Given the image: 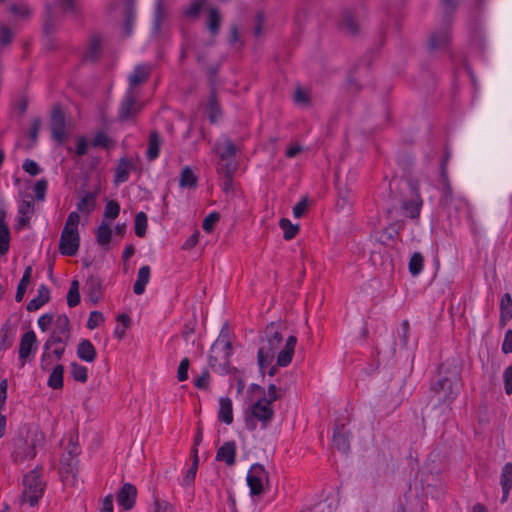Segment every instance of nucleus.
Here are the masks:
<instances>
[{"label":"nucleus","mask_w":512,"mask_h":512,"mask_svg":"<svg viewBox=\"0 0 512 512\" xmlns=\"http://www.w3.org/2000/svg\"><path fill=\"white\" fill-rule=\"evenodd\" d=\"M80 245L79 233L62 234L59 241V251L66 256H74Z\"/></svg>","instance_id":"14"},{"label":"nucleus","mask_w":512,"mask_h":512,"mask_svg":"<svg viewBox=\"0 0 512 512\" xmlns=\"http://www.w3.org/2000/svg\"><path fill=\"white\" fill-rule=\"evenodd\" d=\"M190 366V361L188 358H183L179 364L177 370V379L182 382L188 379V369Z\"/></svg>","instance_id":"60"},{"label":"nucleus","mask_w":512,"mask_h":512,"mask_svg":"<svg viewBox=\"0 0 512 512\" xmlns=\"http://www.w3.org/2000/svg\"><path fill=\"white\" fill-rule=\"evenodd\" d=\"M45 483L42 480V468L36 467L23 477L22 503L35 506L42 497Z\"/></svg>","instance_id":"3"},{"label":"nucleus","mask_w":512,"mask_h":512,"mask_svg":"<svg viewBox=\"0 0 512 512\" xmlns=\"http://www.w3.org/2000/svg\"><path fill=\"white\" fill-rule=\"evenodd\" d=\"M268 481V473L261 464H253L247 474V484L252 496L259 495L263 491L264 482Z\"/></svg>","instance_id":"8"},{"label":"nucleus","mask_w":512,"mask_h":512,"mask_svg":"<svg viewBox=\"0 0 512 512\" xmlns=\"http://www.w3.org/2000/svg\"><path fill=\"white\" fill-rule=\"evenodd\" d=\"M54 322V315L51 313L43 314L38 319V326L39 328L45 332L48 330L49 326Z\"/></svg>","instance_id":"64"},{"label":"nucleus","mask_w":512,"mask_h":512,"mask_svg":"<svg viewBox=\"0 0 512 512\" xmlns=\"http://www.w3.org/2000/svg\"><path fill=\"white\" fill-rule=\"evenodd\" d=\"M204 3H205V0H197L193 3H191L190 6L186 7L183 10L184 15L188 18H193V19L197 18L204 6Z\"/></svg>","instance_id":"50"},{"label":"nucleus","mask_w":512,"mask_h":512,"mask_svg":"<svg viewBox=\"0 0 512 512\" xmlns=\"http://www.w3.org/2000/svg\"><path fill=\"white\" fill-rule=\"evenodd\" d=\"M6 212L0 210V254H6L9 249L10 230L5 221Z\"/></svg>","instance_id":"26"},{"label":"nucleus","mask_w":512,"mask_h":512,"mask_svg":"<svg viewBox=\"0 0 512 512\" xmlns=\"http://www.w3.org/2000/svg\"><path fill=\"white\" fill-rule=\"evenodd\" d=\"M69 455L68 457L63 455L62 459H61V462L63 464H67L70 468L68 469V472H72L73 471V466L76 464V456L78 454V451H77V446L73 443H70V448H69Z\"/></svg>","instance_id":"55"},{"label":"nucleus","mask_w":512,"mask_h":512,"mask_svg":"<svg viewBox=\"0 0 512 512\" xmlns=\"http://www.w3.org/2000/svg\"><path fill=\"white\" fill-rule=\"evenodd\" d=\"M339 25L344 32L350 35H356L359 32V22L351 10L343 11Z\"/></svg>","instance_id":"23"},{"label":"nucleus","mask_w":512,"mask_h":512,"mask_svg":"<svg viewBox=\"0 0 512 512\" xmlns=\"http://www.w3.org/2000/svg\"><path fill=\"white\" fill-rule=\"evenodd\" d=\"M333 444L340 452L347 453L349 451L350 435L344 425L334 428Z\"/></svg>","instance_id":"21"},{"label":"nucleus","mask_w":512,"mask_h":512,"mask_svg":"<svg viewBox=\"0 0 512 512\" xmlns=\"http://www.w3.org/2000/svg\"><path fill=\"white\" fill-rule=\"evenodd\" d=\"M136 496V487L130 483H126L118 492L117 501L125 510H130L135 504Z\"/></svg>","instance_id":"17"},{"label":"nucleus","mask_w":512,"mask_h":512,"mask_svg":"<svg viewBox=\"0 0 512 512\" xmlns=\"http://www.w3.org/2000/svg\"><path fill=\"white\" fill-rule=\"evenodd\" d=\"M194 459L191 467L187 470V473L183 479V485L190 486L196 477L197 469H198V455L197 449H193Z\"/></svg>","instance_id":"46"},{"label":"nucleus","mask_w":512,"mask_h":512,"mask_svg":"<svg viewBox=\"0 0 512 512\" xmlns=\"http://www.w3.org/2000/svg\"><path fill=\"white\" fill-rule=\"evenodd\" d=\"M219 412L218 418L226 424H231L233 422V409H232V401L230 398L221 397L219 399Z\"/></svg>","instance_id":"30"},{"label":"nucleus","mask_w":512,"mask_h":512,"mask_svg":"<svg viewBox=\"0 0 512 512\" xmlns=\"http://www.w3.org/2000/svg\"><path fill=\"white\" fill-rule=\"evenodd\" d=\"M282 340L281 324L272 322L266 326L261 336L260 347L257 355L258 365L261 371L272 363Z\"/></svg>","instance_id":"1"},{"label":"nucleus","mask_w":512,"mask_h":512,"mask_svg":"<svg viewBox=\"0 0 512 512\" xmlns=\"http://www.w3.org/2000/svg\"><path fill=\"white\" fill-rule=\"evenodd\" d=\"M104 315L99 311H92L87 321V327L89 329H95L104 322Z\"/></svg>","instance_id":"58"},{"label":"nucleus","mask_w":512,"mask_h":512,"mask_svg":"<svg viewBox=\"0 0 512 512\" xmlns=\"http://www.w3.org/2000/svg\"><path fill=\"white\" fill-rule=\"evenodd\" d=\"M69 338L70 336L57 334V332L54 331L52 332L43 346L44 352L41 357V368L43 370H48L52 362L51 354L48 353V351L51 350L53 346L67 345Z\"/></svg>","instance_id":"12"},{"label":"nucleus","mask_w":512,"mask_h":512,"mask_svg":"<svg viewBox=\"0 0 512 512\" xmlns=\"http://www.w3.org/2000/svg\"><path fill=\"white\" fill-rule=\"evenodd\" d=\"M34 214V203L32 200H23L18 205V217L16 229L21 230L30 225V220Z\"/></svg>","instance_id":"16"},{"label":"nucleus","mask_w":512,"mask_h":512,"mask_svg":"<svg viewBox=\"0 0 512 512\" xmlns=\"http://www.w3.org/2000/svg\"><path fill=\"white\" fill-rule=\"evenodd\" d=\"M79 302V282L77 280H73L67 294V304L69 307H75L79 304Z\"/></svg>","instance_id":"45"},{"label":"nucleus","mask_w":512,"mask_h":512,"mask_svg":"<svg viewBox=\"0 0 512 512\" xmlns=\"http://www.w3.org/2000/svg\"><path fill=\"white\" fill-rule=\"evenodd\" d=\"M102 53V38L100 35L94 34L90 37L86 51L83 54V60L87 62L97 61Z\"/></svg>","instance_id":"18"},{"label":"nucleus","mask_w":512,"mask_h":512,"mask_svg":"<svg viewBox=\"0 0 512 512\" xmlns=\"http://www.w3.org/2000/svg\"><path fill=\"white\" fill-rule=\"evenodd\" d=\"M151 75V66L149 64H139L128 77L129 87L127 90H137L136 87L145 83Z\"/></svg>","instance_id":"15"},{"label":"nucleus","mask_w":512,"mask_h":512,"mask_svg":"<svg viewBox=\"0 0 512 512\" xmlns=\"http://www.w3.org/2000/svg\"><path fill=\"white\" fill-rule=\"evenodd\" d=\"M297 343V338L295 336H289L286 339L285 346L281 351H279L277 355V365L280 367H286L288 366L291 361L294 354V349Z\"/></svg>","instance_id":"20"},{"label":"nucleus","mask_w":512,"mask_h":512,"mask_svg":"<svg viewBox=\"0 0 512 512\" xmlns=\"http://www.w3.org/2000/svg\"><path fill=\"white\" fill-rule=\"evenodd\" d=\"M80 222V216L78 212L72 211L69 213L64 228L62 230V234H72L78 233V225Z\"/></svg>","instance_id":"40"},{"label":"nucleus","mask_w":512,"mask_h":512,"mask_svg":"<svg viewBox=\"0 0 512 512\" xmlns=\"http://www.w3.org/2000/svg\"><path fill=\"white\" fill-rule=\"evenodd\" d=\"M23 170L31 176H36L40 173L39 165L31 159H26L22 165Z\"/></svg>","instance_id":"61"},{"label":"nucleus","mask_w":512,"mask_h":512,"mask_svg":"<svg viewBox=\"0 0 512 512\" xmlns=\"http://www.w3.org/2000/svg\"><path fill=\"white\" fill-rule=\"evenodd\" d=\"M407 184L411 192V199L402 202V209L406 212L408 217L411 219H417L423 205V200L419 192V182L417 180L410 179Z\"/></svg>","instance_id":"7"},{"label":"nucleus","mask_w":512,"mask_h":512,"mask_svg":"<svg viewBox=\"0 0 512 512\" xmlns=\"http://www.w3.org/2000/svg\"><path fill=\"white\" fill-rule=\"evenodd\" d=\"M252 418L246 419V426L250 430L256 429L255 420L261 423L262 428H267L274 417L272 402L266 398H260L251 406Z\"/></svg>","instance_id":"5"},{"label":"nucleus","mask_w":512,"mask_h":512,"mask_svg":"<svg viewBox=\"0 0 512 512\" xmlns=\"http://www.w3.org/2000/svg\"><path fill=\"white\" fill-rule=\"evenodd\" d=\"M424 265V257L420 252H414L410 257L408 269L412 276H418Z\"/></svg>","instance_id":"38"},{"label":"nucleus","mask_w":512,"mask_h":512,"mask_svg":"<svg viewBox=\"0 0 512 512\" xmlns=\"http://www.w3.org/2000/svg\"><path fill=\"white\" fill-rule=\"evenodd\" d=\"M279 225L284 232V238L286 240L293 239L299 231V226L292 224L291 221L286 218H282Z\"/></svg>","instance_id":"43"},{"label":"nucleus","mask_w":512,"mask_h":512,"mask_svg":"<svg viewBox=\"0 0 512 512\" xmlns=\"http://www.w3.org/2000/svg\"><path fill=\"white\" fill-rule=\"evenodd\" d=\"M208 110H209V119L212 123H215L219 116H220V108L216 100V96L214 92L211 93L209 103H208Z\"/></svg>","instance_id":"51"},{"label":"nucleus","mask_w":512,"mask_h":512,"mask_svg":"<svg viewBox=\"0 0 512 512\" xmlns=\"http://www.w3.org/2000/svg\"><path fill=\"white\" fill-rule=\"evenodd\" d=\"M512 318V299L509 293H505L501 299V322Z\"/></svg>","instance_id":"44"},{"label":"nucleus","mask_w":512,"mask_h":512,"mask_svg":"<svg viewBox=\"0 0 512 512\" xmlns=\"http://www.w3.org/2000/svg\"><path fill=\"white\" fill-rule=\"evenodd\" d=\"M110 143V138L104 133L99 132L95 135L92 141V145L94 147H108Z\"/></svg>","instance_id":"63"},{"label":"nucleus","mask_w":512,"mask_h":512,"mask_svg":"<svg viewBox=\"0 0 512 512\" xmlns=\"http://www.w3.org/2000/svg\"><path fill=\"white\" fill-rule=\"evenodd\" d=\"M168 12L165 7V0L155 1V12L153 19V33L160 34L163 22L167 19Z\"/></svg>","instance_id":"25"},{"label":"nucleus","mask_w":512,"mask_h":512,"mask_svg":"<svg viewBox=\"0 0 512 512\" xmlns=\"http://www.w3.org/2000/svg\"><path fill=\"white\" fill-rule=\"evenodd\" d=\"M120 213V205L114 200H110L106 206L103 214V220L115 219Z\"/></svg>","instance_id":"52"},{"label":"nucleus","mask_w":512,"mask_h":512,"mask_svg":"<svg viewBox=\"0 0 512 512\" xmlns=\"http://www.w3.org/2000/svg\"><path fill=\"white\" fill-rule=\"evenodd\" d=\"M219 352L222 353L220 357L222 358L224 363L227 364L232 354V343L229 340L228 333L225 332L224 329H222L219 337L211 347V353L217 354L216 356L210 355L209 362L211 365H213V361H217Z\"/></svg>","instance_id":"9"},{"label":"nucleus","mask_w":512,"mask_h":512,"mask_svg":"<svg viewBox=\"0 0 512 512\" xmlns=\"http://www.w3.org/2000/svg\"><path fill=\"white\" fill-rule=\"evenodd\" d=\"M31 275H32V267L28 266V267H26V269L23 273V276L17 286V291H16V295H15L16 302H21L23 300L27 286L31 280Z\"/></svg>","instance_id":"37"},{"label":"nucleus","mask_w":512,"mask_h":512,"mask_svg":"<svg viewBox=\"0 0 512 512\" xmlns=\"http://www.w3.org/2000/svg\"><path fill=\"white\" fill-rule=\"evenodd\" d=\"M59 9L63 16L77 18L81 8L76 0H56L45 5L44 32L51 35L56 31V12Z\"/></svg>","instance_id":"2"},{"label":"nucleus","mask_w":512,"mask_h":512,"mask_svg":"<svg viewBox=\"0 0 512 512\" xmlns=\"http://www.w3.org/2000/svg\"><path fill=\"white\" fill-rule=\"evenodd\" d=\"M221 22L222 17L219 10L217 8H210L207 28L212 36H216L219 33Z\"/></svg>","instance_id":"35"},{"label":"nucleus","mask_w":512,"mask_h":512,"mask_svg":"<svg viewBox=\"0 0 512 512\" xmlns=\"http://www.w3.org/2000/svg\"><path fill=\"white\" fill-rule=\"evenodd\" d=\"M236 451L237 447L234 441L224 442L217 450L216 460L225 462L228 466H233L235 464Z\"/></svg>","instance_id":"19"},{"label":"nucleus","mask_w":512,"mask_h":512,"mask_svg":"<svg viewBox=\"0 0 512 512\" xmlns=\"http://www.w3.org/2000/svg\"><path fill=\"white\" fill-rule=\"evenodd\" d=\"M500 485L502 488V498L501 502L504 503L507 501L509 492L512 488V463L507 462L504 464L501 476H500Z\"/></svg>","instance_id":"24"},{"label":"nucleus","mask_w":512,"mask_h":512,"mask_svg":"<svg viewBox=\"0 0 512 512\" xmlns=\"http://www.w3.org/2000/svg\"><path fill=\"white\" fill-rule=\"evenodd\" d=\"M10 11L18 17L28 18L32 14V10L26 3H15L10 7Z\"/></svg>","instance_id":"53"},{"label":"nucleus","mask_w":512,"mask_h":512,"mask_svg":"<svg viewBox=\"0 0 512 512\" xmlns=\"http://www.w3.org/2000/svg\"><path fill=\"white\" fill-rule=\"evenodd\" d=\"M71 375L74 378V380L79 381L81 383H84L87 381L88 378V372L87 368L83 365H80L76 362H72L71 365Z\"/></svg>","instance_id":"47"},{"label":"nucleus","mask_w":512,"mask_h":512,"mask_svg":"<svg viewBox=\"0 0 512 512\" xmlns=\"http://www.w3.org/2000/svg\"><path fill=\"white\" fill-rule=\"evenodd\" d=\"M213 151L220 160L235 159L240 148L232 142V140L226 136H222L216 140Z\"/></svg>","instance_id":"11"},{"label":"nucleus","mask_w":512,"mask_h":512,"mask_svg":"<svg viewBox=\"0 0 512 512\" xmlns=\"http://www.w3.org/2000/svg\"><path fill=\"white\" fill-rule=\"evenodd\" d=\"M112 237V230L110 224L102 220L99 227L96 229V240L101 246H106L110 243Z\"/></svg>","instance_id":"33"},{"label":"nucleus","mask_w":512,"mask_h":512,"mask_svg":"<svg viewBox=\"0 0 512 512\" xmlns=\"http://www.w3.org/2000/svg\"><path fill=\"white\" fill-rule=\"evenodd\" d=\"M96 206V197L94 193H87L81 200L77 203L78 211L82 213L89 214L91 213Z\"/></svg>","instance_id":"39"},{"label":"nucleus","mask_w":512,"mask_h":512,"mask_svg":"<svg viewBox=\"0 0 512 512\" xmlns=\"http://www.w3.org/2000/svg\"><path fill=\"white\" fill-rule=\"evenodd\" d=\"M37 348V337L34 331L25 332L19 344V358L22 360V366L25 364V360L31 355Z\"/></svg>","instance_id":"13"},{"label":"nucleus","mask_w":512,"mask_h":512,"mask_svg":"<svg viewBox=\"0 0 512 512\" xmlns=\"http://www.w3.org/2000/svg\"><path fill=\"white\" fill-rule=\"evenodd\" d=\"M409 332H410L409 322L407 320H404L401 323L400 328L398 329V332H397L399 344L402 348H405L408 344Z\"/></svg>","instance_id":"54"},{"label":"nucleus","mask_w":512,"mask_h":512,"mask_svg":"<svg viewBox=\"0 0 512 512\" xmlns=\"http://www.w3.org/2000/svg\"><path fill=\"white\" fill-rule=\"evenodd\" d=\"M50 299V290L46 285H41L38 289L37 297L33 298L27 304V310L32 312L40 309Z\"/></svg>","instance_id":"27"},{"label":"nucleus","mask_w":512,"mask_h":512,"mask_svg":"<svg viewBox=\"0 0 512 512\" xmlns=\"http://www.w3.org/2000/svg\"><path fill=\"white\" fill-rule=\"evenodd\" d=\"M48 187V182L46 179H39L34 185L35 197L38 201H43L45 199L46 191Z\"/></svg>","instance_id":"56"},{"label":"nucleus","mask_w":512,"mask_h":512,"mask_svg":"<svg viewBox=\"0 0 512 512\" xmlns=\"http://www.w3.org/2000/svg\"><path fill=\"white\" fill-rule=\"evenodd\" d=\"M142 109L137 90H127L118 110V118L127 121L134 118Z\"/></svg>","instance_id":"6"},{"label":"nucleus","mask_w":512,"mask_h":512,"mask_svg":"<svg viewBox=\"0 0 512 512\" xmlns=\"http://www.w3.org/2000/svg\"><path fill=\"white\" fill-rule=\"evenodd\" d=\"M14 33L4 24H0V46L5 47L9 45L13 39Z\"/></svg>","instance_id":"57"},{"label":"nucleus","mask_w":512,"mask_h":512,"mask_svg":"<svg viewBox=\"0 0 512 512\" xmlns=\"http://www.w3.org/2000/svg\"><path fill=\"white\" fill-rule=\"evenodd\" d=\"M64 366L58 364L54 367L48 378V386L52 389H61L63 387Z\"/></svg>","instance_id":"34"},{"label":"nucleus","mask_w":512,"mask_h":512,"mask_svg":"<svg viewBox=\"0 0 512 512\" xmlns=\"http://www.w3.org/2000/svg\"><path fill=\"white\" fill-rule=\"evenodd\" d=\"M223 163L220 164L218 171L223 176H233L238 168V164L235 159L221 160Z\"/></svg>","instance_id":"49"},{"label":"nucleus","mask_w":512,"mask_h":512,"mask_svg":"<svg viewBox=\"0 0 512 512\" xmlns=\"http://www.w3.org/2000/svg\"><path fill=\"white\" fill-rule=\"evenodd\" d=\"M86 287L88 289V298L94 304L98 302L101 297V280L97 277H89L86 282Z\"/></svg>","instance_id":"32"},{"label":"nucleus","mask_w":512,"mask_h":512,"mask_svg":"<svg viewBox=\"0 0 512 512\" xmlns=\"http://www.w3.org/2000/svg\"><path fill=\"white\" fill-rule=\"evenodd\" d=\"M450 41V35L447 28L440 29L432 33L428 40L430 51H436L445 48Z\"/></svg>","instance_id":"22"},{"label":"nucleus","mask_w":512,"mask_h":512,"mask_svg":"<svg viewBox=\"0 0 512 512\" xmlns=\"http://www.w3.org/2000/svg\"><path fill=\"white\" fill-rule=\"evenodd\" d=\"M150 279V267L148 265L142 266L138 270L137 279L133 285V291L136 295H141L145 291V287Z\"/></svg>","instance_id":"29"},{"label":"nucleus","mask_w":512,"mask_h":512,"mask_svg":"<svg viewBox=\"0 0 512 512\" xmlns=\"http://www.w3.org/2000/svg\"><path fill=\"white\" fill-rule=\"evenodd\" d=\"M220 218L219 213L212 212L208 214L205 219L203 220L202 227L206 232H211L215 226V224L218 222Z\"/></svg>","instance_id":"59"},{"label":"nucleus","mask_w":512,"mask_h":512,"mask_svg":"<svg viewBox=\"0 0 512 512\" xmlns=\"http://www.w3.org/2000/svg\"><path fill=\"white\" fill-rule=\"evenodd\" d=\"M134 168V164L131 160L122 158L115 171V182L124 183L129 178V170Z\"/></svg>","instance_id":"31"},{"label":"nucleus","mask_w":512,"mask_h":512,"mask_svg":"<svg viewBox=\"0 0 512 512\" xmlns=\"http://www.w3.org/2000/svg\"><path fill=\"white\" fill-rule=\"evenodd\" d=\"M66 122L65 116L59 107H55L51 115V132L52 138L61 144L66 139Z\"/></svg>","instance_id":"10"},{"label":"nucleus","mask_w":512,"mask_h":512,"mask_svg":"<svg viewBox=\"0 0 512 512\" xmlns=\"http://www.w3.org/2000/svg\"><path fill=\"white\" fill-rule=\"evenodd\" d=\"M436 402L450 404L459 394L460 379L454 373L451 377H442L432 385Z\"/></svg>","instance_id":"4"},{"label":"nucleus","mask_w":512,"mask_h":512,"mask_svg":"<svg viewBox=\"0 0 512 512\" xmlns=\"http://www.w3.org/2000/svg\"><path fill=\"white\" fill-rule=\"evenodd\" d=\"M197 184V178L194 175L193 171L190 167H185L180 175L179 179V185L183 188L188 187L192 188L195 187Z\"/></svg>","instance_id":"41"},{"label":"nucleus","mask_w":512,"mask_h":512,"mask_svg":"<svg viewBox=\"0 0 512 512\" xmlns=\"http://www.w3.org/2000/svg\"><path fill=\"white\" fill-rule=\"evenodd\" d=\"M77 356L86 362H93L96 359V350L90 340H82L77 347Z\"/></svg>","instance_id":"28"},{"label":"nucleus","mask_w":512,"mask_h":512,"mask_svg":"<svg viewBox=\"0 0 512 512\" xmlns=\"http://www.w3.org/2000/svg\"><path fill=\"white\" fill-rule=\"evenodd\" d=\"M160 145L161 140L159 134L156 131L151 132L146 153L148 160L153 161L159 156Z\"/></svg>","instance_id":"36"},{"label":"nucleus","mask_w":512,"mask_h":512,"mask_svg":"<svg viewBox=\"0 0 512 512\" xmlns=\"http://www.w3.org/2000/svg\"><path fill=\"white\" fill-rule=\"evenodd\" d=\"M53 331L57 334L70 336V320L67 315L62 314L57 317Z\"/></svg>","instance_id":"42"},{"label":"nucleus","mask_w":512,"mask_h":512,"mask_svg":"<svg viewBox=\"0 0 512 512\" xmlns=\"http://www.w3.org/2000/svg\"><path fill=\"white\" fill-rule=\"evenodd\" d=\"M504 389L507 395L512 394V365L508 366L503 373Z\"/></svg>","instance_id":"62"},{"label":"nucleus","mask_w":512,"mask_h":512,"mask_svg":"<svg viewBox=\"0 0 512 512\" xmlns=\"http://www.w3.org/2000/svg\"><path fill=\"white\" fill-rule=\"evenodd\" d=\"M135 234L138 237H143L146 234L147 216L144 212H139L135 216Z\"/></svg>","instance_id":"48"}]
</instances>
